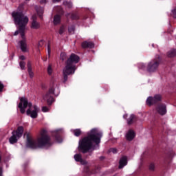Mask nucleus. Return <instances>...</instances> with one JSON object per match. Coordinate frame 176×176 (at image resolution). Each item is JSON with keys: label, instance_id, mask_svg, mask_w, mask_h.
Masks as SVG:
<instances>
[{"label": "nucleus", "instance_id": "obj_17", "mask_svg": "<svg viewBox=\"0 0 176 176\" xmlns=\"http://www.w3.org/2000/svg\"><path fill=\"white\" fill-rule=\"evenodd\" d=\"M135 120V116H134V114H131L130 117L127 119V124H133Z\"/></svg>", "mask_w": 176, "mask_h": 176}, {"label": "nucleus", "instance_id": "obj_44", "mask_svg": "<svg viewBox=\"0 0 176 176\" xmlns=\"http://www.w3.org/2000/svg\"><path fill=\"white\" fill-rule=\"evenodd\" d=\"M56 9H61L60 7H56Z\"/></svg>", "mask_w": 176, "mask_h": 176}, {"label": "nucleus", "instance_id": "obj_20", "mask_svg": "<svg viewBox=\"0 0 176 176\" xmlns=\"http://www.w3.org/2000/svg\"><path fill=\"white\" fill-rule=\"evenodd\" d=\"M168 57H175L176 56V50H171L167 53Z\"/></svg>", "mask_w": 176, "mask_h": 176}, {"label": "nucleus", "instance_id": "obj_14", "mask_svg": "<svg viewBox=\"0 0 176 176\" xmlns=\"http://www.w3.org/2000/svg\"><path fill=\"white\" fill-rule=\"evenodd\" d=\"M74 160H76V162H79L81 164H87V162L85 160H83V159H82V155L80 154H76L74 155Z\"/></svg>", "mask_w": 176, "mask_h": 176}, {"label": "nucleus", "instance_id": "obj_19", "mask_svg": "<svg viewBox=\"0 0 176 176\" xmlns=\"http://www.w3.org/2000/svg\"><path fill=\"white\" fill-rule=\"evenodd\" d=\"M61 21V17L59 15H55L54 18V24L57 25V24H60Z\"/></svg>", "mask_w": 176, "mask_h": 176}, {"label": "nucleus", "instance_id": "obj_34", "mask_svg": "<svg viewBox=\"0 0 176 176\" xmlns=\"http://www.w3.org/2000/svg\"><path fill=\"white\" fill-rule=\"evenodd\" d=\"M47 3V0H41L40 3L41 5H45Z\"/></svg>", "mask_w": 176, "mask_h": 176}, {"label": "nucleus", "instance_id": "obj_31", "mask_svg": "<svg viewBox=\"0 0 176 176\" xmlns=\"http://www.w3.org/2000/svg\"><path fill=\"white\" fill-rule=\"evenodd\" d=\"M109 152H112V153H118V149L112 148L109 149Z\"/></svg>", "mask_w": 176, "mask_h": 176}, {"label": "nucleus", "instance_id": "obj_32", "mask_svg": "<svg viewBox=\"0 0 176 176\" xmlns=\"http://www.w3.org/2000/svg\"><path fill=\"white\" fill-rule=\"evenodd\" d=\"M42 111L43 112H49V108H47L46 106H44L42 107Z\"/></svg>", "mask_w": 176, "mask_h": 176}, {"label": "nucleus", "instance_id": "obj_7", "mask_svg": "<svg viewBox=\"0 0 176 176\" xmlns=\"http://www.w3.org/2000/svg\"><path fill=\"white\" fill-rule=\"evenodd\" d=\"M23 133H24V128L23 126H19L16 131H13L12 132V135L9 139L10 144H16L19 138L23 136Z\"/></svg>", "mask_w": 176, "mask_h": 176}, {"label": "nucleus", "instance_id": "obj_38", "mask_svg": "<svg viewBox=\"0 0 176 176\" xmlns=\"http://www.w3.org/2000/svg\"><path fill=\"white\" fill-rule=\"evenodd\" d=\"M2 90H3V84L0 82V92L2 91Z\"/></svg>", "mask_w": 176, "mask_h": 176}, {"label": "nucleus", "instance_id": "obj_22", "mask_svg": "<svg viewBox=\"0 0 176 176\" xmlns=\"http://www.w3.org/2000/svg\"><path fill=\"white\" fill-rule=\"evenodd\" d=\"M148 168L150 171H155V170H156V164L153 162L151 163L148 166Z\"/></svg>", "mask_w": 176, "mask_h": 176}, {"label": "nucleus", "instance_id": "obj_46", "mask_svg": "<svg viewBox=\"0 0 176 176\" xmlns=\"http://www.w3.org/2000/svg\"><path fill=\"white\" fill-rule=\"evenodd\" d=\"M91 174H94V172H91Z\"/></svg>", "mask_w": 176, "mask_h": 176}, {"label": "nucleus", "instance_id": "obj_33", "mask_svg": "<svg viewBox=\"0 0 176 176\" xmlns=\"http://www.w3.org/2000/svg\"><path fill=\"white\" fill-rule=\"evenodd\" d=\"M56 141H57L58 143L63 142V139H61V137H60V136H56Z\"/></svg>", "mask_w": 176, "mask_h": 176}, {"label": "nucleus", "instance_id": "obj_16", "mask_svg": "<svg viewBox=\"0 0 176 176\" xmlns=\"http://www.w3.org/2000/svg\"><path fill=\"white\" fill-rule=\"evenodd\" d=\"M28 72L30 76V78H34V72H32V67H31V63L30 62L28 63Z\"/></svg>", "mask_w": 176, "mask_h": 176}, {"label": "nucleus", "instance_id": "obj_36", "mask_svg": "<svg viewBox=\"0 0 176 176\" xmlns=\"http://www.w3.org/2000/svg\"><path fill=\"white\" fill-rule=\"evenodd\" d=\"M139 67L140 68H141V69H145L146 68L145 65L144 63H140Z\"/></svg>", "mask_w": 176, "mask_h": 176}, {"label": "nucleus", "instance_id": "obj_4", "mask_svg": "<svg viewBox=\"0 0 176 176\" xmlns=\"http://www.w3.org/2000/svg\"><path fill=\"white\" fill-rule=\"evenodd\" d=\"M79 63V56L75 54H72L70 57L66 62V65L63 68V83H65L68 80V75H74L75 71H76V66L75 64Z\"/></svg>", "mask_w": 176, "mask_h": 176}, {"label": "nucleus", "instance_id": "obj_6", "mask_svg": "<svg viewBox=\"0 0 176 176\" xmlns=\"http://www.w3.org/2000/svg\"><path fill=\"white\" fill-rule=\"evenodd\" d=\"M58 82H54L52 87H51L49 91L43 96L44 100L47 101L48 105H52V102L54 101L52 94H54L56 97L60 94V89H58Z\"/></svg>", "mask_w": 176, "mask_h": 176}, {"label": "nucleus", "instance_id": "obj_24", "mask_svg": "<svg viewBox=\"0 0 176 176\" xmlns=\"http://www.w3.org/2000/svg\"><path fill=\"white\" fill-rule=\"evenodd\" d=\"M69 34H74L75 32V26H69L68 28Z\"/></svg>", "mask_w": 176, "mask_h": 176}, {"label": "nucleus", "instance_id": "obj_3", "mask_svg": "<svg viewBox=\"0 0 176 176\" xmlns=\"http://www.w3.org/2000/svg\"><path fill=\"white\" fill-rule=\"evenodd\" d=\"M26 137V146L28 148H31V149H36L37 148H49L50 146H52L50 137L47 135L46 130H43L41 132V135L38 138L37 140L31 138L30 133H27Z\"/></svg>", "mask_w": 176, "mask_h": 176}, {"label": "nucleus", "instance_id": "obj_25", "mask_svg": "<svg viewBox=\"0 0 176 176\" xmlns=\"http://www.w3.org/2000/svg\"><path fill=\"white\" fill-rule=\"evenodd\" d=\"M71 19H72V20H78L79 16H78V14H71Z\"/></svg>", "mask_w": 176, "mask_h": 176}, {"label": "nucleus", "instance_id": "obj_26", "mask_svg": "<svg viewBox=\"0 0 176 176\" xmlns=\"http://www.w3.org/2000/svg\"><path fill=\"white\" fill-rule=\"evenodd\" d=\"M64 5H65V6H67V8H72V3H71V2L65 1Z\"/></svg>", "mask_w": 176, "mask_h": 176}, {"label": "nucleus", "instance_id": "obj_10", "mask_svg": "<svg viewBox=\"0 0 176 176\" xmlns=\"http://www.w3.org/2000/svg\"><path fill=\"white\" fill-rule=\"evenodd\" d=\"M30 27L32 30H38V28H41V23L36 21V16L35 15L32 16V25Z\"/></svg>", "mask_w": 176, "mask_h": 176}, {"label": "nucleus", "instance_id": "obj_27", "mask_svg": "<svg viewBox=\"0 0 176 176\" xmlns=\"http://www.w3.org/2000/svg\"><path fill=\"white\" fill-rule=\"evenodd\" d=\"M21 69H25V62L21 61L19 63Z\"/></svg>", "mask_w": 176, "mask_h": 176}, {"label": "nucleus", "instance_id": "obj_15", "mask_svg": "<svg viewBox=\"0 0 176 176\" xmlns=\"http://www.w3.org/2000/svg\"><path fill=\"white\" fill-rule=\"evenodd\" d=\"M82 47L84 49H86V47L93 49V47H94V43L93 42L85 41L82 43Z\"/></svg>", "mask_w": 176, "mask_h": 176}, {"label": "nucleus", "instance_id": "obj_30", "mask_svg": "<svg viewBox=\"0 0 176 176\" xmlns=\"http://www.w3.org/2000/svg\"><path fill=\"white\" fill-rule=\"evenodd\" d=\"M45 41H43V40L40 41L38 43V47H42Z\"/></svg>", "mask_w": 176, "mask_h": 176}, {"label": "nucleus", "instance_id": "obj_39", "mask_svg": "<svg viewBox=\"0 0 176 176\" xmlns=\"http://www.w3.org/2000/svg\"><path fill=\"white\" fill-rule=\"evenodd\" d=\"M19 58H20L21 60H25V57L24 56H19Z\"/></svg>", "mask_w": 176, "mask_h": 176}, {"label": "nucleus", "instance_id": "obj_9", "mask_svg": "<svg viewBox=\"0 0 176 176\" xmlns=\"http://www.w3.org/2000/svg\"><path fill=\"white\" fill-rule=\"evenodd\" d=\"M162 96L161 94H155L153 97L149 96L146 100L147 105H153L154 104H157L162 101Z\"/></svg>", "mask_w": 176, "mask_h": 176}, {"label": "nucleus", "instance_id": "obj_23", "mask_svg": "<svg viewBox=\"0 0 176 176\" xmlns=\"http://www.w3.org/2000/svg\"><path fill=\"white\" fill-rule=\"evenodd\" d=\"M60 60H62V61L67 60V54L62 52L60 54Z\"/></svg>", "mask_w": 176, "mask_h": 176}, {"label": "nucleus", "instance_id": "obj_45", "mask_svg": "<svg viewBox=\"0 0 176 176\" xmlns=\"http://www.w3.org/2000/svg\"><path fill=\"white\" fill-rule=\"evenodd\" d=\"M67 16L69 17V14H67Z\"/></svg>", "mask_w": 176, "mask_h": 176}, {"label": "nucleus", "instance_id": "obj_42", "mask_svg": "<svg viewBox=\"0 0 176 176\" xmlns=\"http://www.w3.org/2000/svg\"><path fill=\"white\" fill-rule=\"evenodd\" d=\"M85 173H89V170H87V167L85 168Z\"/></svg>", "mask_w": 176, "mask_h": 176}, {"label": "nucleus", "instance_id": "obj_35", "mask_svg": "<svg viewBox=\"0 0 176 176\" xmlns=\"http://www.w3.org/2000/svg\"><path fill=\"white\" fill-rule=\"evenodd\" d=\"M172 13H173V17H175V19H176V8H175L172 10Z\"/></svg>", "mask_w": 176, "mask_h": 176}, {"label": "nucleus", "instance_id": "obj_12", "mask_svg": "<svg viewBox=\"0 0 176 176\" xmlns=\"http://www.w3.org/2000/svg\"><path fill=\"white\" fill-rule=\"evenodd\" d=\"M135 137V133L131 129L129 130L126 134V139L127 140V141H133Z\"/></svg>", "mask_w": 176, "mask_h": 176}, {"label": "nucleus", "instance_id": "obj_13", "mask_svg": "<svg viewBox=\"0 0 176 176\" xmlns=\"http://www.w3.org/2000/svg\"><path fill=\"white\" fill-rule=\"evenodd\" d=\"M125 166H127V157L124 156L120 160L118 168H123Z\"/></svg>", "mask_w": 176, "mask_h": 176}, {"label": "nucleus", "instance_id": "obj_5", "mask_svg": "<svg viewBox=\"0 0 176 176\" xmlns=\"http://www.w3.org/2000/svg\"><path fill=\"white\" fill-rule=\"evenodd\" d=\"M20 101L19 108L20 109L21 113H25V109L28 107L29 109L26 111L27 115H30L32 119H36L39 108L36 105L32 107V103L28 102L25 98H21Z\"/></svg>", "mask_w": 176, "mask_h": 176}, {"label": "nucleus", "instance_id": "obj_47", "mask_svg": "<svg viewBox=\"0 0 176 176\" xmlns=\"http://www.w3.org/2000/svg\"><path fill=\"white\" fill-rule=\"evenodd\" d=\"M1 157L0 156V162H1Z\"/></svg>", "mask_w": 176, "mask_h": 176}, {"label": "nucleus", "instance_id": "obj_43", "mask_svg": "<svg viewBox=\"0 0 176 176\" xmlns=\"http://www.w3.org/2000/svg\"><path fill=\"white\" fill-rule=\"evenodd\" d=\"M123 118H124V119H126V118H127V114L124 115Z\"/></svg>", "mask_w": 176, "mask_h": 176}, {"label": "nucleus", "instance_id": "obj_1", "mask_svg": "<svg viewBox=\"0 0 176 176\" xmlns=\"http://www.w3.org/2000/svg\"><path fill=\"white\" fill-rule=\"evenodd\" d=\"M24 8V4H20L18 7V11H14L12 13V16L14 19V23L15 25H18L19 30H16L14 35H19L20 34L21 41L19 42V45L21 47V50L23 52H28L27 50V40L25 39V26L28 24V17L23 14V9Z\"/></svg>", "mask_w": 176, "mask_h": 176}, {"label": "nucleus", "instance_id": "obj_11", "mask_svg": "<svg viewBox=\"0 0 176 176\" xmlns=\"http://www.w3.org/2000/svg\"><path fill=\"white\" fill-rule=\"evenodd\" d=\"M157 112H158L160 115H166L167 113V109L166 107V104H159L157 107Z\"/></svg>", "mask_w": 176, "mask_h": 176}, {"label": "nucleus", "instance_id": "obj_28", "mask_svg": "<svg viewBox=\"0 0 176 176\" xmlns=\"http://www.w3.org/2000/svg\"><path fill=\"white\" fill-rule=\"evenodd\" d=\"M47 72L49 75H52V73L53 72V70L52 69V65H49L47 67Z\"/></svg>", "mask_w": 176, "mask_h": 176}, {"label": "nucleus", "instance_id": "obj_18", "mask_svg": "<svg viewBox=\"0 0 176 176\" xmlns=\"http://www.w3.org/2000/svg\"><path fill=\"white\" fill-rule=\"evenodd\" d=\"M36 10L37 14H38V16L42 19V15L43 14V8L41 7L36 6Z\"/></svg>", "mask_w": 176, "mask_h": 176}, {"label": "nucleus", "instance_id": "obj_40", "mask_svg": "<svg viewBox=\"0 0 176 176\" xmlns=\"http://www.w3.org/2000/svg\"><path fill=\"white\" fill-rule=\"evenodd\" d=\"M0 176H2V168H0Z\"/></svg>", "mask_w": 176, "mask_h": 176}, {"label": "nucleus", "instance_id": "obj_37", "mask_svg": "<svg viewBox=\"0 0 176 176\" xmlns=\"http://www.w3.org/2000/svg\"><path fill=\"white\" fill-rule=\"evenodd\" d=\"M47 52H48V56H50V45L48 44L47 45Z\"/></svg>", "mask_w": 176, "mask_h": 176}, {"label": "nucleus", "instance_id": "obj_2", "mask_svg": "<svg viewBox=\"0 0 176 176\" xmlns=\"http://www.w3.org/2000/svg\"><path fill=\"white\" fill-rule=\"evenodd\" d=\"M102 137V132L98 129H92L87 133V136L85 137L82 140L79 142L78 148L82 151V153H87L89 151H94L96 145H98L101 142V138Z\"/></svg>", "mask_w": 176, "mask_h": 176}, {"label": "nucleus", "instance_id": "obj_29", "mask_svg": "<svg viewBox=\"0 0 176 176\" xmlns=\"http://www.w3.org/2000/svg\"><path fill=\"white\" fill-rule=\"evenodd\" d=\"M64 31H65V29L64 28V26L60 27V28L59 30L60 35H63V34H64Z\"/></svg>", "mask_w": 176, "mask_h": 176}, {"label": "nucleus", "instance_id": "obj_8", "mask_svg": "<svg viewBox=\"0 0 176 176\" xmlns=\"http://www.w3.org/2000/svg\"><path fill=\"white\" fill-rule=\"evenodd\" d=\"M159 64H160V59H154L151 60L148 64L147 71H148V72H155V71H157Z\"/></svg>", "mask_w": 176, "mask_h": 176}, {"label": "nucleus", "instance_id": "obj_41", "mask_svg": "<svg viewBox=\"0 0 176 176\" xmlns=\"http://www.w3.org/2000/svg\"><path fill=\"white\" fill-rule=\"evenodd\" d=\"M60 1L61 0H53V2L56 3V2H60Z\"/></svg>", "mask_w": 176, "mask_h": 176}, {"label": "nucleus", "instance_id": "obj_21", "mask_svg": "<svg viewBox=\"0 0 176 176\" xmlns=\"http://www.w3.org/2000/svg\"><path fill=\"white\" fill-rule=\"evenodd\" d=\"M71 131L72 133H74L76 137H79V135L82 134V131H80V129H74V130H72Z\"/></svg>", "mask_w": 176, "mask_h": 176}]
</instances>
